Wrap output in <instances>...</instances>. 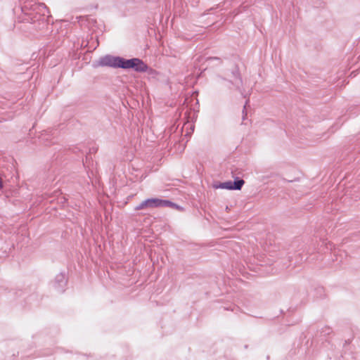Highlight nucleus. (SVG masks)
Instances as JSON below:
<instances>
[{"mask_svg": "<svg viewBox=\"0 0 360 360\" xmlns=\"http://www.w3.org/2000/svg\"><path fill=\"white\" fill-rule=\"evenodd\" d=\"M21 15L19 19L27 23V28L34 36H42L47 34L49 28V11L43 3L35 1L25 2L21 6Z\"/></svg>", "mask_w": 360, "mask_h": 360, "instance_id": "obj_1", "label": "nucleus"}, {"mask_svg": "<svg viewBox=\"0 0 360 360\" xmlns=\"http://www.w3.org/2000/svg\"><path fill=\"white\" fill-rule=\"evenodd\" d=\"M123 63L122 69L124 70L132 69L137 72H146L148 70H151V68H150L143 60L139 58H132L130 59L124 58Z\"/></svg>", "mask_w": 360, "mask_h": 360, "instance_id": "obj_2", "label": "nucleus"}, {"mask_svg": "<svg viewBox=\"0 0 360 360\" xmlns=\"http://www.w3.org/2000/svg\"><path fill=\"white\" fill-rule=\"evenodd\" d=\"M124 58L107 54L99 58L97 66L110 67L112 68H122L123 66Z\"/></svg>", "mask_w": 360, "mask_h": 360, "instance_id": "obj_3", "label": "nucleus"}, {"mask_svg": "<svg viewBox=\"0 0 360 360\" xmlns=\"http://www.w3.org/2000/svg\"><path fill=\"white\" fill-rule=\"evenodd\" d=\"M149 203L150 208L173 207L179 210H182V208L179 205L168 200H162L159 198H149Z\"/></svg>", "mask_w": 360, "mask_h": 360, "instance_id": "obj_4", "label": "nucleus"}, {"mask_svg": "<svg viewBox=\"0 0 360 360\" xmlns=\"http://www.w3.org/2000/svg\"><path fill=\"white\" fill-rule=\"evenodd\" d=\"M232 75L235 77L236 81L227 80L224 77L218 75L217 77L219 80L227 82L229 84L233 85L236 90L241 92L243 86V79L240 74L238 68L236 67L235 70L232 71Z\"/></svg>", "mask_w": 360, "mask_h": 360, "instance_id": "obj_5", "label": "nucleus"}, {"mask_svg": "<svg viewBox=\"0 0 360 360\" xmlns=\"http://www.w3.org/2000/svg\"><path fill=\"white\" fill-rule=\"evenodd\" d=\"M68 283V278L64 273H60L56 275L54 281V287L59 292L65 291V286Z\"/></svg>", "mask_w": 360, "mask_h": 360, "instance_id": "obj_6", "label": "nucleus"}, {"mask_svg": "<svg viewBox=\"0 0 360 360\" xmlns=\"http://www.w3.org/2000/svg\"><path fill=\"white\" fill-rule=\"evenodd\" d=\"M232 181H227L225 182H219L218 184H214L215 188H222L226 190H234Z\"/></svg>", "mask_w": 360, "mask_h": 360, "instance_id": "obj_7", "label": "nucleus"}, {"mask_svg": "<svg viewBox=\"0 0 360 360\" xmlns=\"http://www.w3.org/2000/svg\"><path fill=\"white\" fill-rule=\"evenodd\" d=\"M232 182L234 191L240 190L245 184V181L239 177H236Z\"/></svg>", "mask_w": 360, "mask_h": 360, "instance_id": "obj_8", "label": "nucleus"}, {"mask_svg": "<svg viewBox=\"0 0 360 360\" xmlns=\"http://www.w3.org/2000/svg\"><path fill=\"white\" fill-rule=\"evenodd\" d=\"M150 208V203H149V198L146 199V200L141 202L139 205H138L135 207V210H141L143 209H148Z\"/></svg>", "mask_w": 360, "mask_h": 360, "instance_id": "obj_9", "label": "nucleus"}, {"mask_svg": "<svg viewBox=\"0 0 360 360\" xmlns=\"http://www.w3.org/2000/svg\"><path fill=\"white\" fill-rule=\"evenodd\" d=\"M212 60H217L218 62V64H221L222 63L221 59L218 57H209L207 58V61H212Z\"/></svg>", "mask_w": 360, "mask_h": 360, "instance_id": "obj_10", "label": "nucleus"}, {"mask_svg": "<svg viewBox=\"0 0 360 360\" xmlns=\"http://www.w3.org/2000/svg\"><path fill=\"white\" fill-rule=\"evenodd\" d=\"M332 330L329 327L326 328V330L324 331L326 334L328 335L331 333Z\"/></svg>", "mask_w": 360, "mask_h": 360, "instance_id": "obj_11", "label": "nucleus"}, {"mask_svg": "<svg viewBox=\"0 0 360 360\" xmlns=\"http://www.w3.org/2000/svg\"><path fill=\"white\" fill-rule=\"evenodd\" d=\"M3 187V182H2V179L0 178V188H1Z\"/></svg>", "mask_w": 360, "mask_h": 360, "instance_id": "obj_12", "label": "nucleus"}, {"mask_svg": "<svg viewBox=\"0 0 360 360\" xmlns=\"http://www.w3.org/2000/svg\"><path fill=\"white\" fill-rule=\"evenodd\" d=\"M248 101H246V103H245V105H244V109H243V114L245 113V108H246V105L248 104Z\"/></svg>", "mask_w": 360, "mask_h": 360, "instance_id": "obj_13", "label": "nucleus"}, {"mask_svg": "<svg viewBox=\"0 0 360 360\" xmlns=\"http://www.w3.org/2000/svg\"><path fill=\"white\" fill-rule=\"evenodd\" d=\"M88 159H89V155H86V161H87Z\"/></svg>", "mask_w": 360, "mask_h": 360, "instance_id": "obj_14", "label": "nucleus"}]
</instances>
